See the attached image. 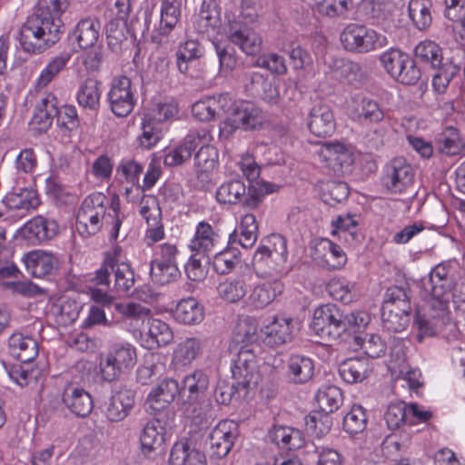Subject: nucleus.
I'll return each instance as SVG.
<instances>
[{
	"mask_svg": "<svg viewBox=\"0 0 465 465\" xmlns=\"http://www.w3.org/2000/svg\"><path fill=\"white\" fill-rule=\"evenodd\" d=\"M455 285L453 270L449 263H440L422 280L425 303L417 309L414 324L418 329L420 342L426 336L434 335L438 329L449 320V304L454 298Z\"/></svg>",
	"mask_w": 465,
	"mask_h": 465,
	"instance_id": "nucleus-1",
	"label": "nucleus"
},
{
	"mask_svg": "<svg viewBox=\"0 0 465 465\" xmlns=\"http://www.w3.org/2000/svg\"><path fill=\"white\" fill-rule=\"evenodd\" d=\"M67 0H38L34 14L20 29V44L29 54H41L56 44L64 33L62 15Z\"/></svg>",
	"mask_w": 465,
	"mask_h": 465,
	"instance_id": "nucleus-2",
	"label": "nucleus"
},
{
	"mask_svg": "<svg viewBox=\"0 0 465 465\" xmlns=\"http://www.w3.org/2000/svg\"><path fill=\"white\" fill-rule=\"evenodd\" d=\"M288 258L287 242L281 234L262 239L253 253L252 265L258 277L281 274Z\"/></svg>",
	"mask_w": 465,
	"mask_h": 465,
	"instance_id": "nucleus-3",
	"label": "nucleus"
},
{
	"mask_svg": "<svg viewBox=\"0 0 465 465\" xmlns=\"http://www.w3.org/2000/svg\"><path fill=\"white\" fill-rule=\"evenodd\" d=\"M93 373L95 379L103 381H114L132 370L137 362L136 349L131 343L114 345L106 354H95Z\"/></svg>",
	"mask_w": 465,
	"mask_h": 465,
	"instance_id": "nucleus-4",
	"label": "nucleus"
},
{
	"mask_svg": "<svg viewBox=\"0 0 465 465\" xmlns=\"http://www.w3.org/2000/svg\"><path fill=\"white\" fill-rule=\"evenodd\" d=\"M224 113L225 119L219 126V136L221 139L230 138L237 129H255L262 123V111L254 104L248 101H232L226 106Z\"/></svg>",
	"mask_w": 465,
	"mask_h": 465,
	"instance_id": "nucleus-5",
	"label": "nucleus"
},
{
	"mask_svg": "<svg viewBox=\"0 0 465 465\" xmlns=\"http://www.w3.org/2000/svg\"><path fill=\"white\" fill-rule=\"evenodd\" d=\"M342 47L354 54H368L385 47L388 38L372 28L359 24L347 25L340 35Z\"/></svg>",
	"mask_w": 465,
	"mask_h": 465,
	"instance_id": "nucleus-6",
	"label": "nucleus"
},
{
	"mask_svg": "<svg viewBox=\"0 0 465 465\" xmlns=\"http://www.w3.org/2000/svg\"><path fill=\"white\" fill-rule=\"evenodd\" d=\"M411 303L406 291L401 287H391L386 292L382 305L383 326L390 331L400 332L408 326Z\"/></svg>",
	"mask_w": 465,
	"mask_h": 465,
	"instance_id": "nucleus-7",
	"label": "nucleus"
},
{
	"mask_svg": "<svg viewBox=\"0 0 465 465\" xmlns=\"http://www.w3.org/2000/svg\"><path fill=\"white\" fill-rule=\"evenodd\" d=\"M380 62L393 79L403 84H414L420 77V71L411 57L399 49L391 48L383 52Z\"/></svg>",
	"mask_w": 465,
	"mask_h": 465,
	"instance_id": "nucleus-8",
	"label": "nucleus"
},
{
	"mask_svg": "<svg viewBox=\"0 0 465 465\" xmlns=\"http://www.w3.org/2000/svg\"><path fill=\"white\" fill-rule=\"evenodd\" d=\"M87 361H78L71 369L72 381L65 387L62 401L72 414L78 418L87 417V391L80 385L84 381L87 372Z\"/></svg>",
	"mask_w": 465,
	"mask_h": 465,
	"instance_id": "nucleus-9",
	"label": "nucleus"
},
{
	"mask_svg": "<svg viewBox=\"0 0 465 465\" xmlns=\"http://www.w3.org/2000/svg\"><path fill=\"white\" fill-rule=\"evenodd\" d=\"M300 328L292 318L273 316L262 322V345L276 347L290 342Z\"/></svg>",
	"mask_w": 465,
	"mask_h": 465,
	"instance_id": "nucleus-10",
	"label": "nucleus"
},
{
	"mask_svg": "<svg viewBox=\"0 0 465 465\" xmlns=\"http://www.w3.org/2000/svg\"><path fill=\"white\" fill-rule=\"evenodd\" d=\"M311 329L321 338L337 339L344 333L342 313L334 305H322L313 312Z\"/></svg>",
	"mask_w": 465,
	"mask_h": 465,
	"instance_id": "nucleus-11",
	"label": "nucleus"
},
{
	"mask_svg": "<svg viewBox=\"0 0 465 465\" xmlns=\"http://www.w3.org/2000/svg\"><path fill=\"white\" fill-rule=\"evenodd\" d=\"M169 429L168 422L159 418L146 423L140 436L141 451L143 456L154 459L163 452Z\"/></svg>",
	"mask_w": 465,
	"mask_h": 465,
	"instance_id": "nucleus-12",
	"label": "nucleus"
},
{
	"mask_svg": "<svg viewBox=\"0 0 465 465\" xmlns=\"http://www.w3.org/2000/svg\"><path fill=\"white\" fill-rule=\"evenodd\" d=\"M232 374L238 386L248 391L255 388L260 381L255 354L247 348H242L232 366Z\"/></svg>",
	"mask_w": 465,
	"mask_h": 465,
	"instance_id": "nucleus-13",
	"label": "nucleus"
},
{
	"mask_svg": "<svg viewBox=\"0 0 465 465\" xmlns=\"http://www.w3.org/2000/svg\"><path fill=\"white\" fill-rule=\"evenodd\" d=\"M319 160L334 172H344L351 168L355 160L354 148L340 142L323 143L317 151Z\"/></svg>",
	"mask_w": 465,
	"mask_h": 465,
	"instance_id": "nucleus-14",
	"label": "nucleus"
},
{
	"mask_svg": "<svg viewBox=\"0 0 465 465\" xmlns=\"http://www.w3.org/2000/svg\"><path fill=\"white\" fill-rule=\"evenodd\" d=\"M181 394L179 382L174 379H164L152 388L148 393L144 408L152 415L167 411L177 395Z\"/></svg>",
	"mask_w": 465,
	"mask_h": 465,
	"instance_id": "nucleus-15",
	"label": "nucleus"
},
{
	"mask_svg": "<svg viewBox=\"0 0 465 465\" xmlns=\"http://www.w3.org/2000/svg\"><path fill=\"white\" fill-rule=\"evenodd\" d=\"M345 110L348 116L357 123H379L384 118L378 102L360 93L346 101Z\"/></svg>",
	"mask_w": 465,
	"mask_h": 465,
	"instance_id": "nucleus-16",
	"label": "nucleus"
},
{
	"mask_svg": "<svg viewBox=\"0 0 465 465\" xmlns=\"http://www.w3.org/2000/svg\"><path fill=\"white\" fill-rule=\"evenodd\" d=\"M415 172L403 158L393 159L386 167L383 184L392 193H401L414 182Z\"/></svg>",
	"mask_w": 465,
	"mask_h": 465,
	"instance_id": "nucleus-17",
	"label": "nucleus"
},
{
	"mask_svg": "<svg viewBox=\"0 0 465 465\" xmlns=\"http://www.w3.org/2000/svg\"><path fill=\"white\" fill-rule=\"evenodd\" d=\"M108 99L112 112L116 116H127L135 104L131 80L124 75L115 77L112 82Z\"/></svg>",
	"mask_w": 465,
	"mask_h": 465,
	"instance_id": "nucleus-18",
	"label": "nucleus"
},
{
	"mask_svg": "<svg viewBox=\"0 0 465 465\" xmlns=\"http://www.w3.org/2000/svg\"><path fill=\"white\" fill-rule=\"evenodd\" d=\"M223 33L231 43L238 45L248 55H254L261 51V36L240 22H229L223 27Z\"/></svg>",
	"mask_w": 465,
	"mask_h": 465,
	"instance_id": "nucleus-19",
	"label": "nucleus"
},
{
	"mask_svg": "<svg viewBox=\"0 0 465 465\" xmlns=\"http://www.w3.org/2000/svg\"><path fill=\"white\" fill-rule=\"evenodd\" d=\"M212 141L213 135L208 128L194 131L193 145H195V149L199 147L194 156V161L195 168L199 173H210L218 164V151L211 145Z\"/></svg>",
	"mask_w": 465,
	"mask_h": 465,
	"instance_id": "nucleus-20",
	"label": "nucleus"
},
{
	"mask_svg": "<svg viewBox=\"0 0 465 465\" xmlns=\"http://www.w3.org/2000/svg\"><path fill=\"white\" fill-rule=\"evenodd\" d=\"M238 436V424L231 420H221L210 432L209 440L213 455L225 457Z\"/></svg>",
	"mask_w": 465,
	"mask_h": 465,
	"instance_id": "nucleus-21",
	"label": "nucleus"
},
{
	"mask_svg": "<svg viewBox=\"0 0 465 465\" xmlns=\"http://www.w3.org/2000/svg\"><path fill=\"white\" fill-rule=\"evenodd\" d=\"M312 259L322 267L336 270L347 262V255L341 246L328 239H320L313 243Z\"/></svg>",
	"mask_w": 465,
	"mask_h": 465,
	"instance_id": "nucleus-22",
	"label": "nucleus"
},
{
	"mask_svg": "<svg viewBox=\"0 0 465 465\" xmlns=\"http://www.w3.org/2000/svg\"><path fill=\"white\" fill-rule=\"evenodd\" d=\"M204 345V341L200 337H186L180 341L173 351L171 366L175 371L191 366L202 355Z\"/></svg>",
	"mask_w": 465,
	"mask_h": 465,
	"instance_id": "nucleus-23",
	"label": "nucleus"
},
{
	"mask_svg": "<svg viewBox=\"0 0 465 465\" xmlns=\"http://www.w3.org/2000/svg\"><path fill=\"white\" fill-rule=\"evenodd\" d=\"M391 357L389 370L391 373H398L399 377L407 382L410 390H417L421 385V373L418 369L405 365V347L401 341H395L391 349Z\"/></svg>",
	"mask_w": 465,
	"mask_h": 465,
	"instance_id": "nucleus-24",
	"label": "nucleus"
},
{
	"mask_svg": "<svg viewBox=\"0 0 465 465\" xmlns=\"http://www.w3.org/2000/svg\"><path fill=\"white\" fill-rule=\"evenodd\" d=\"M59 226L54 220L37 215L27 222L21 229V235L32 244L49 241L56 236Z\"/></svg>",
	"mask_w": 465,
	"mask_h": 465,
	"instance_id": "nucleus-25",
	"label": "nucleus"
},
{
	"mask_svg": "<svg viewBox=\"0 0 465 465\" xmlns=\"http://www.w3.org/2000/svg\"><path fill=\"white\" fill-rule=\"evenodd\" d=\"M24 262L31 274L37 278L54 274L61 264L57 255L40 250L25 254Z\"/></svg>",
	"mask_w": 465,
	"mask_h": 465,
	"instance_id": "nucleus-26",
	"label": "nucleus"
},
{
	"mask_svg": "<svg viewBox=\"0 0 465 465\" xmlns=\"http://www.w3.org/2000/svg\"><path fill=\"white\" fill-rule=\"evenodd\" d=\"M135 392L126 387H116L112 392L106 409L107 418L111 421H120L127 417L134 406Z\"/></svg>",
	"mask_w": 465,
	"mask_h": 465,
	"instance_id": "nucleus-27",
	"label": "nucleus"
},
{
	"mask_svg": "<svg viewBox=\"0 0 465 465\" xmlns=\"http://www.w3.org/2000/svg\"><path fill=\"white\" fill-rule=\"evenodd\" d=\"M194 27L198 33L206 35L208 37L223 35V28H221L220 12L213 0H203L194 21Z\"/></svg>",
	"mask_w": 465,
	"mask_h": 465,
	"instance_id": "nucleus-28",
	"label": "nucleus"
},
{
	"mask_svg": "<svg viewBox=\"0 0 465 465\" xmlns=\"http://www.w3.org/2000/svg\"><path fill=\"white\" fill-rule=\"evenodd\" d=\"M38 351V342L30 335L15 331L8 338L9 354L23 363L32 362Z\"/></svg>",
	"mask_w": 465,
	"mask_h": 465,
	"instance_id": "nucleus-29",
	"label": "nucleus"
},
{
	"mask_svg": "<svg viewBox=\"0 0 465 465\" xmlns=\"http://www.w3.org/2000/svg\"><path fill=\"white\" fill-rule=\"evenodd\" d=\"M114 269V254L108 255L101 268L95 272L94 277L92 282L98 288L89 287V292L92 299L101 304L103 307H108L112 304L114 298L108 294L107 289L109 287V273L110 270Z\"/></svg>",
	"mask_w": 465,
	"mask_h": 465,
	"instance_id": "nucleus-30",
	"label": "nucleus"
},
{
	"mask_svg": "<svg viewBox=\"0 0 465 465\" xmlns=\"http://www.w3.org/2000/svg\"><path fill=\"white\" fill-rule=\"evenodd\" d=\"M307 124L311 133L319 137L331 135L336 127L333 113L326 104H318L312 108Z\"/></svg>",
	"mask_w": 465,
	"mask_h": 465,
	"instance_id": "nucleus-31",
	"label": "nucleus"
},
{
	"mask_svg": "<svg viewBox=\"0 0 465 465\" xmlns=\"http://www.w3.org/2000/svg\"><path fill=\"white\" fill-rule=\"evenodd\" d=\"M231 104V97L227 94L207 96L196 101L192 105L193 116L200 122H209L215 118L220 111H225Z\"/></svg>",
	"mask_w": 465,
	"mask_h": 465,
	"instance_id": "nucleus-32",
	"label": "nucleus"
},
{
	"mask_svg": "<svg viewBox=\"0 0 465 465\" xmlns=\"http://www.w3.org/2000/svg\"><path fill=\"white\" fill-rule=\"evenodd\" d=\"M314 370L313 360L302 354H292L286 362V377L295 384H304L311 381Z\"/></svg>",
	"mask_w": 465,
	"mask_h": 465,
	"instance_id": "nucleus-33",
	"label": "nucleus"
},
{
	"mask_svg": "<svg viewBox=\"0 0 465 465\" xmlns=\"http://www.w3.org/2000/svg\"><path fill=\"white\" fill-rule=\"evenodd\" d=\"M183 0H161L160 18L155 32L158 35L168 36L181 20Z\"/></svg>",
	"mask_w": 465,
	"mask_h": 465,
	"instance_id": "nucleus-34",
	"label": "nucleus"
},
{
	"mask_svg": "<svg viewBox=\"0 0 465 465\" xmlns=\"http://www.w3.org/2000/svg\"><path fill=\"white\" fill-rule=\"evenodd\" d=\"M283 283L278 279L258 283L248 297L249 303L256 309H262L272 303L283 292Z\"/></svg>",
	"mask_w": 465,
	"mask_h": 465,
	"instance_id": "nucleus-35",
	"label": "nucleus"
},
{
	"mask_svg": "<svg viewBox=\"0 0 465 465\" xmlns=\"http://www.w3.org/2000/svg\"><path fill=\"white\" fill-rule=\"evenodd\" d=\"M219 240V234L208 223L200 222L196 225L194 235L189 243V248L196 254L205 255L214 249Z\"/></svg>",
	"mask_w": 465,
	"mask_h": 465,
	"instance_id": "nucleus-36",
	"label": "nucleus"
},
{
	"mask_svg": "<svg viewBox=\"0 0 465 465\" xmlns=\"http://www.w3.org/2000/svg\"><path fill=\"white\" fill-rule=\"evenodd\" d=\"M143 166L132 158H124L116 168V174L123 184H125V194L128 197L133 191L141 193L140 175Z\"/></svg>",
	"mask_w": 465,
	"mask_h": 465,
	"instance_id": "nucleus-37",
	"label": "nucleus"
},
{
	"mask_svg": "<svg viewBox=\"0 0 465 465\" xmlns=\"http://www.w3.org/2000/svg\"><path fill=\"white\" fill-rule=\"evenodd\" d=\"M144 346L148 349L164 347L173 340V332L170 326L160 319L149 317Z\"/></svg>",
	"mask_w": 465,
	"mask_h": 465,
	"instance_id": "nucleus-38",
	"label": "nucleus"
},
{
	"mask_svg": "<svg viewBox=\"0 0 465 465\" xmlns=\"http://www.w3.org/2000/svg\"><path fill=\"white\" fill-rule=\"evenodd\" d=\"M251 277L240 275L235 278L225 280L217 286L219 297L227 302H237L247 294L251 288Z\"/></svg>",
	"mask_w": 465,
	"mask_h": 465,
	"instance_id": "nucleus-39",
	"label": "nucleus"
},
{
	"mask_svg": "<svg viewBox=\"0 0 465 465\" xmlns=\"http://www.w3.org/2000/svg\"><path fill=\"white\" fill-rule=\"evenodd\" d=\"M58 110L56 96L52 93L45 94L36 104L32 121L40 130H47L57 115Z\"/></svg>",
	"mask_w": 465,
	"mask_h": 465,
	"instance_id": "nucleus-40",
	"label": "nucleus"
},
{
	"mask_svg": "<svg viewBox=\"0 0 465 465\" xmlns=\"http://www.w3.org/2000/svg\"><path fill=\"white\" fill-rule=\"evenodd\" d=\"M258 238V224L255 216L252 213L244 214L236 230L229 237V242H238L243 248L252 247Z\"/></svg>",
	"mask_w": 465,
	"mask_h": 465,
	"instance_id": "nucleus-41",
	"label": "nucleus"
},
{
	"mask_svg": "<svg viewBox=\"0 0 465 465\" xmlns=\"http://www.w3.org/2000/svg\"><path fill=\"white\" fill-rule=\"evenodd\" d=\"M170 465H206L205 456L185 440L176 442L171 450Z\"/></svg>",
	"mask_w": 465,
	"mask_h": 465,
	"instance_id": "nucleus-42",
	"label": "nucleus"
},
{
	"mask_svg": "<svg viewBox=\"0 0 465 465\" xmlns=\"http://www.w3.org/2000/svg\"><path fill=\"white\" fill-rule=\"evenodd\" d=\"M203 308L194 298L181 300L174 310V319L183 324H198L203 320Z\"/></svg>",
	"mask_w": 465,
	"mask_h": 465,
	"instance_id": "nucleus-43",
	"label": "nucleus"
},
{
	"mask_svg": "<svg viewBox=\"0 0 465 465\" xmlns=\"http://www.w3.org/2000/svg\"><path fill=\"white\" fill-rule=\"evenodd\" d=\"M369 361L361 358H351L343 361L339 366V374L347 383L362 381L370 371Z\"/></svg>",
	"mask_w": 465,
	"mask_h": 465,
	"instance_id": "nucleus-44",
	"label": "nucleus"
},
{
	"mask_svg": "<svg viewBox=\"0 0 465 465\" xmlns=\"http://www.w3.org/2000/svg\"><path fill=\"white\" fill-rule=\"evenodd\" d=\"M114 285L118 291L128 292L134 285V273L129 263L125 262L121 255V250L114 251Z\"/></svg>",
	"mask_w": 465,
	"mask_h": 465,
	"instance_id": "nucleus-45",
	"label": "nucleus"
},
{
	"mask_svg": "<svg viewBox=\"0 0 465 465\" xmlns=\"http://www.w3.org/2000/svg\"><path fill=\"white\" fill-rule=\"evenodd\" d=\"M209 386V378L203 370H195L183 380L182 392H188L187 401L193 402L201 398Z\"/></svg>",
	"mask_w": 465,
	"mask_h": 465,
	"instance_id": "nucleus-46",
	"label": "nucleus"
},
{
	"mask_svg": "<svg viewBox=\"0 0 465 465\" xmlns=\"http://www.w3.org/2000/svg\"><path fill=\"white\" fill-rule=\"evenodd\" d=\"M270 437L281 448L296 450L303 446L302 433L296 429L284 426H275L270 432Z\"/></svg>",
	"mask_w": 465,
	"mask_h": 465,
	"instance_id": "nucleus-47",
	"label": "nucleus"
},
{
	"mask_svg": "<svg viewBox=\"0 0 465 465\" xmlns=\"http://www.w3.org/2000/svg\"><path fill=\"white\" fill-rule=\"evenodd\" d=\"M194 131H191L183 142L175 147L166 149L163 163L167 166H175L183 163L190 159L195 150Z\"/></svg>",
	"mask_w": 465,
	"mask_h": 465,
	"instance_id": "nucleus-48",
	"label": "nucleus"
},
{
	"mask_svg": "<svg viewBox=\"0 0 465 465\" xmlns=\"http://www.w3.org/2000/svg\"><path fill=\"white\" fill-rule=\"evenodd\" d=\"M6 205L11 210L29 211L36 209L41 202L34 189L23 188L18 193H11L6 196Z\"/></svg>",
	"mask_w": 465,
	"mask_h": 465,
	"instance_id": "nucleus-49",
	"label": "nucleus"
},
{
	"mask_svg": "<svg viewBox=\"0 0 465 465\" xmlns=\"http://www.w3.org/2000/svg\"><path fill=\"white\" fill-rule=\"evenodd\" d=\"M235 340L243 343L262 345V322L252 317L242 320L236 327Z\"/></svg>",
	"mask_w": 465,
	"mask_h": 465,
	"instance_id": "nucleus-50",
	"label": "nucleus"
},
{
	"mask_svg": "<svg viewBox=\"0 0 465 465\" xmlns=\"http://www.w3.org/2000/svg\"><path fill=\"white\" fill-rule=\"evenodd\" d=\"M203 54L204 48L196 40L189 39L180 44L176 53L178 70L187 74L188 63L199 59Z\"/></svg>",
	"mask_w": 465,
	"mask_h": 465,
	"instance_id": "nucleus-51",
	"label": "nucleus"
},
{
	"mask_svg": "<svg viewBox=\"0 0 465 465\" xmlns=\"http://www.w3.org/2000/svg\"><path fill=\"white\" fill-rule=\"evenodd\" d=\"M317 404L325 414L337 411L342 403V393L334 385H326L319 389L316 394Z\"/></svg>",
	"mask_w": 465,
	"mask_h": 465,
	"instance_id": "nucleus-52",
	"label": "nucleus"
},
{
	"mask_svg": "<svg viewBox=\"0 0 465 465\" xmlns=\"http://www.w3.org/2000/svg\"><path fill=\"white\" fill-rule=\"evenodd\" d=\"M359 219L355 214L339 215L332 221V235H337L345 242L354 241L358 236Z\"/></svg>",
	"mask_w": 465,
	"mask_h": 465,
	"instance_id": "nucleus-53",
	"label": "nucleus"
},
{
	"mask_svg": "<svg viewBox=\"0 0 465 465\" xmlns=\"http://www.w3.org/2000/svg\"><path fill=\"white\" fill-rule=\"evenodd\" d=\"M246 187L241 180L223 183L216 191V199L223 203L235 204L242 201Z\"/></svg>",
	"mask_w": 465,
	"mask_h": 465,
	"instance_id": "nucleus-54",
	"label": "nucleus"
},
{
	"mask_svg": "<svg viewBox=\"0 0 465 465\" xmlns=\"http://www.w3.org/2000/svg\"><path fill=\"white\" fill-rule=\"evenodd\" d=\"M438 150L446 155H458L464 150V143L453 127H447L438 140Z\"/></svg>",
	"mask_w": 465,
	"mask_h": 465,
	"instance_id": "nucleus-55",
	"label": "nucleus"
},
{
	"mask_svg": "<svg viewBox=\"0 0 465 465\" xmlns=\"http://www.w3.org/2000/svg\"><path fill=\"white\" fill-rule=\"evenodd\" d=\"M70 56L61 54L54 57L47 65L42 70L36 83L35 89L40 91L48 86V84L65 68Z\"/></svg>",
	"mask_w": 465,
	"mask_h": 465,
	"instance_id": "nucleus-56",
	"label": "nucleus"
},
{
	"mask_svg": "<svg viewBox=\"0 0 465 465\" xmlns=\"http://www.w3.org/2000/svg\"><path fill=\"white\" fill-rule=\"evenodd\" d=\"M445 16L456 24L454 30L460 27V43L465 45V0H443Z\"/></svg>",
	"mask_w": 465,
	"mask_h": 465,
	"instance_id": "nucleus-57",
	"label": "nucleus"
},
{
	"mask_svg": "<svg viewBox=\"0 0 465 465\" xmlns=\"http://www.w3.org/2000/svg\"><path fill=\"white\" fill-rule=\"evenodd\" d=\"M430 0H411L409 3V16L415 26L420 29L427 28L432 21Z\"/></svg>",
	"mask_w": 465,
	"mask_h": 465,
	"instance_id": "nucleus-58",
	"label": "nucleus"
},
{
	"mask_svg": "<svg viewBox=\"0 0 465 465\" xmlns=\"http://www.w3.org/2000/svg\"><path fill=\"white\" fill-rule=\"evenodd\" d=\"M354 341L355 344L371 358H379L384 355L387 350L386 341L379 334L367 333L363 337L356 336Z\"/></svg>",
	"mask_w": 465,
	"mask_h": 465,
	"instance_id": "nucleus-59",
	"label": "nucleus"
},
{
	"mask_svg": "<svg viewBox=\"0 0 465 465\" xmlns=\"http://www.w3.org/2000/svg\"><path fill=\"white\" fill-rule=\"evenodd\" d=\"M178 112L179 109L177 102L173 99H170L158 103L144 114V115L148 118H152V121L160 124L164 122L174 120Z\"/></svg>",
	"mask_w": 465,
	"mask_h": 465,
	"instance_id": "nucleus-60",
	"label": "nucleus"
},
{
	"mask_svg": "<svg viewBox=\"0 0 465 465\" xmlns=\"http://www.w3.org/2000/svg\"><path fill=\"white\" fill-rule=\"evenodd\" d=\"M150 272L153 281L162 285L174 282L180 276L177 263L152 261Z\"/></svg>",
	"mask_w": 465,
	"mask_h": 465,
	"instance_id": "nucleus-61",
	"label": "nucleus"
},
{
	"mask_svg": "<svg viewBox=\"0 0 465 465\" xmlns=\"http://www.w3.org/2000/svg\"><path fill=\"white\" fill-rule=\"evenodd\" d=\"M239 254L237 249L230 247L217 252L213 259V270L219 274L229 273L239 262Z\"/></svg>",
	"mask_w": 465,
	"mask_h": 465,
	"instance_id": "nucleus-62",
	"label": "nucleus"
},
{
	"mask_svg": "<svg viewBox=\"0 0 465 465\" xmlns=\"http://www.w3.org/2000/svg\"><path fill=\"white\" fill-rule=\"evenodd\" d=\"M367 425V416L362 406L354 404L343 418V428L350 434L362 432Z\"/></svg>",
	"mask_w": 465,
	"mask_h": 465,
	"instance_id": "nucleus-63",
	"label": "nucleus"
},
{
	"mask_svg": "<svg viewBox=\"0 0 465 465\" xmlns=\"http://www.w3.org/2000/svg\"><path fill=\"white\" fill-rule=\"evenodd\" d=\"M415 56L423 63L438 67L441 64L442 54L440 46L432 41H422L415 47Z\"/></svg>",
	"mask_w": 465,
	"mask_h": 465,
	"instance_id": "nucleus-64",
	"label": "nucleus"
}]
</instances>
